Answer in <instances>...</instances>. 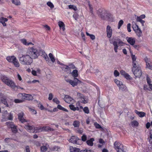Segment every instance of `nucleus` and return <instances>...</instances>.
I'll list each match as a JSON object with an SVG mask.
<instances>
[{"label": "nucleus", "instance_id": "obj_5", "mask_svg": "<svg viewBox=\"0 0 152 152\" xmlns=\"http://www.w3.org/2000/svg\"><path fill=\"white\" fill-rule=\"evenodd\" d=\"M114 148L117 152H126V150L123 148V145L119 142L116 141L114 143Z\"/></svg>", "mask_w": 152, "mask_h": 152}, {"label": "nucleus", "instance_id": "obj_32", "mask_svg": "<svg viewBox=\"0 0 152 152\" xmlns=\"http://www.w3.org/2000/svg\"><path fill=\"white\" fill-rule=\"evenodd\" d=\"M12 2L16 5H20V4L19 0H12Z\"/></svg>", "mask_w": 152, "mask_h": 152}, {"label": "nucleus", "instance_id": "obj_59", "mask_svg": "<svg viewBox=\"0 0 152 152\" xmlns=\"http://www.w3.org/2000/svg\"><path fill=\"white\" fill-rule=\"evenodd\" d=\"M94 125L96 128L99 129L101 128V126L99 124L96 123H94Z\"/></svg>", "mask_w": 152, "mask_h": 152}, {"label": "nucleus", "instance_id": "obj_38", "mask_svg": "<svg viewBox=\"0 0 152 152\" xmlns=\"http://www.w3.org/2000/svg\"><path fill=\"white\" fill-rule=\"evenodd\" d=\"M47 4L50 9H52L54 7V6L53 4L50 1H48L47 3Z\"/></svg>", "mask_w": 152, "mask_h": 152}, {"label": "nucleus", "instance_id": "obj_41", "mask_svg": "<svg viewBox=\"0 0 152 152\" xmlns=\"http://www.w3.org/2000/svg\"><path fill=\"white\" fill-rule=\"evenodd\" d=\"M14 102L15 103H20L23 102V100H21L20 99H15L14 100Z\"/></svg>", "mask_w": 152, "mask_h": 152}, {"label": "nucleus", "instance_id": "obj_63", "mask_svg": "<svg viewBox=\"0 0 152 152\" xmlns=\"http://www.w3.org/2000/svg\"><path fill=\"white\" fill-rule=\"evenodd\" d=\"M151 126V124H150V123L148 122L146 124V127L147 129H148L150 127V126Z\"/></svg>", "mask_w": 152, "mask_h": 152}, {"label": "nucleus", "instance_id": "obj_31", "mask_svg": "<svg viewBox=\"0 0 152 152\" xmlns=\"http://www.w3.org/2000/svg\"><path fill=\"white\" fill-rule=\"evenodd\" d=\"M69 106L70 109L73 111H75L76 110H79V108L78 107H75L74 105L72 104L70 105Z\"/></svg>", "mask_w": 152, "mask_h": 152}, {"label": "nucleus", "instance_id": "obj_3", "mask_svg": "<svg viewBox=\"0 0 152 152\" xmlns=\"http://www.w3.org/2000/svg\"><path fill=\"white\" fill-rule=\"evenodd\" d=\"M6 59L9 62L13 64L15 66L18 67L20 64L16 58L14 56H9L7 57Z\"/></svg>", "mask_w": 152, "mask_h": 152}, {"label": "nucleus", "instance_id": "obj_13", "mask_svg": "<svg viewBox=\"0 0 152 152\" xmlns=\"http://www.w3.org/2000/svg\"><path fill=\"white\" fill-rule=\"evenodd\" d=\"M144 60L146 63V67L149 69L152 70L151 62L150 61V59L147 57H145V58Z\"/></svg>", "mask_w": 152, "mask_h": 152}, {"label": "nucleus", "instance_id": "obj_53", "mask_svg": "<svg viewBox=\"0 0 152 152\" xmlns=\"http://www.w3.org/2000/svg\"><path fill=\"white\" fill-rule=\"evenodd\" d=\"M127 29L128 32H130L131 31V24L130 23H129L127 24Z\"/></svg>", "mask_w": 152, "mask_h": 152}, {"label": "nucleus", "instance_id": "obj_54", "mask_svg": "<svg viewBox=\"0 0 152 152\" xmlns=\"http://www.w3.org/2000/svg\"><path fill=\"white\" fill-rule=\"evenodd\" d=\"M38 107L42 110L45 109V108L42 104H38Z\"/></svg>", "mask_w": 152, "mask_h": 152}, {"label": "nucleus", "instance_id": "obj_30", "mask_svg": "<svg viewBox=\"0 0 152 152\" xmlns=\"http://www.w3.org/2000/svg\"><path fill=\"white\" fill-rule=\"evenodd\" d=\"M80 122L78 121H74L73 125L75 127H79L80 126Z\"/></svg>", "mask_w": 152, "mask_h": 152}, {"label": "nucleus", "instance_id": "obj_42", "mask_svg": "<svg viewBox=\"0 0 152 152\" xmlns=\"http://www.w3.org/2000/svg\"><path fill=\"white\" fill-rule=\"evenodd\" d=\"M51 150L53 151H59L60 150V148L58 147V146H55L53 148H52Z\"/></svg>", "mask_w": 152, "mask_h": 152}, {"label": "nucleus", "instance_id": "obj_10", "mask_svg": "<svg viewBox=\"0 0 152 152\" xmlns=\"http://www.w3.org/2000/svg\"><path fill=\"white\" fill-rule=\"evenodd\" d=\"M54 130L52 128H51L49 126H46L45 127H43L42 128H39L38 129V130L36 131L35 132H39L42 131H54Z\"/></svg>", "mask_w": 152, "mask_h": 152}, {"label": "nucleus", "instance_id": "obj_58", "mask_svg": "<svg viewBox=\"0 0 152 152\" xmlns=\"http://www.w3.org/2000/svg\"><path fill=\"white\" fill-rule=\"evenodd\" d=\"M81 35L84 41H85L86 40V39L85 37V34H84L83 32H81Z\"/></svg>", "mask_w": 152, "mask_h": 152}, {"label": "nucleus", "instance_id": "obj_35", "mask_svg": "<svg viewBox=\"0 0 152 152\" xmlns=\"http://www.w3.org/2000/svg\"><path fill=\"white\" fill-rule=\"evenodd\" d=\"M48 149V147L46 146H43L41 147V152H46ZM48 152H49L48 151Z\"/></svg>", "mask_w": 152, "mask_h": 152}, {"label": "nucleus", "instance_id": "obj_36", "mask_svg": "<svg viewBox=\"0 0 152 152\" xmlns=\"http://www.w3.org/2000/svg\"><path fill=\"white\" fill-rule=\"evenodd\" d=\"M49 56L50 58L51 61L53 63H54L55 61V59L53 56V55L51 53H50L49 54Z\"/></svg>", "mask_w": 152, "mask_h": 152}, {"label": "nucleus", "instance_id": "obj_51", "mask_svg": "<svg viewBox=\"0 0 152 152\" xmlns=\"http://www.w3.org/2000/svg\"><path fill=\"white\" fill-rule=\"evenodd\" d=\"M114 76L116 77L118 76L119 75V73L117 70H115L114 71Z\"/></svg>", "mask_w": 152, "mask_h": 152}, {"label": "nucleus", "instance_id": "obj_48", "mask_svg": "<svg viewBox=\"0 0 152 152\" xmlns=\"http://www.w3.org/2000/svg\"><path fill=\"white\" fill-rule=\"evenodd\" d=\"M81 140L82 141L84 142L86 141L87 140V136L86 135L83 134L81 137Z\"/></svg>", "mask_w": 152, "mask_h": 152}, {"label": "nucleus", "instance_id": "obj_62", "mask_svg": "<svg viewBox=\"0 0 152 152\" xmlns=\"http://www.w3.org/2000/svg\"><path fill=\"white\" fill-rule=\"evenodd\" d=\"M26 152H30V148L28 146H26L25 147Z\"/></svg>", "mask_w": 152, "mask_h": 152}, {"label": "nucleus", "instance_id": "obj_55", "mask_svg": "<svg viewBox=\"0 0 152 152\" xmlns=\"http://www.w3.org/2000/svg\"><path fill=\"white\" fill-rule=\"evenodd\" d=\"M69 71L71 69H75V67L74 65H71L69 66Z\"/></svg>", "mask_w": 152, "mask_h": 152}, {"label": "nucleus", "instance_id": "obj_49", "mask_svg": "<svg viewBox=\"0 0 152 152\" xmlns=\"http://www.w3.org/2000/svg\"><path fill=\"white\" fill-rule=\"evenodd\" d=\"M131 56L132 58V61H136L137 58L134 55H133L132 54H131Z\"/></svg>", "mask_w": 152, "mask_h": 152}, {"label": "nucleus", "instance_id": "obj_22", "mask_svg": "<svg viewBox=\"0 0 152 152\" xmlns=\"http://www.w3.org/2000/svg\"><path fill=\"white\" fill-rule=\"evenodd\" d=\"M18 97L24 102L25 101V94H19L18 95Z\"/></svg>", "mask_w": 152, "mask_h": 152}, {"label": "nucleus", "instance_id": "obj_29", "mask_svg": "<svg viewBox=\"0 0 152 152\" xmlns=\"http://www.w3.org/2000/svg\"><path fill=\"white\" fill-rule=\"evenodd\" d=\"M71 74L74 77V78L78 76V71L77 70H74Z\"/></svg>", "mask_w": 152, "mask_h": 152}, {"label": "nucleus", "instance_id": "obj_25", "mask_svg": "<svg viewBox=\"0 0 152 152\" xmlns=\"http://www.w3.org/2000/svg\"><path fill=\"white\" fill-rule=\"evenodd\" d=\"M94 141V138H91L90 140L86 141V143L88 145L90 146H92L93 145V142Z\"/></svg>", "mask_w": 152, "mask_h": 152}, {"label": "nucleus", "instance_id": "obj_15", "mask_svg": "<svg viewBox=\"0 0 152 152\" xmlns=\"http://www.w3.org/2000/svg\"><path fill=\"white\" fill-rule=\"evenodd\" d=\"M106 32L108 37L110 38L112 35V29L109 25L107 26V27Z\"/></svg>", "mask_w": 152, "mask_h": 152}, {"label": "nucleus", "instance_id": "obj_4", "mask_svg": "<svg viewBox=\"0 0 152 152\" xmlns=\"http://www.w3.org/2000/svg\"><path fill=\"white\" fill-rule=\"evenodd\" d=\"M110 43H112L114 46V50L115 53L118 52V50L119 46H122L124 45V44L121 40L120 39H117L116 41H114L112 43L110 40Z\"/></svg>", "mask_w": 152, "mask_h": 152}, {"label": "nucleus", "instance_id": "obj_19", "mask_svg": "<svg viewBox=\"0 0 152 152\" xmlns=\"http://www.w3.org/2000/svg\"><path fill=\"white\" fill-rule=\"evenodd\" d=\"M7 20L8 19L6 18L3 17L0 18V22L4 26H6V24L5 22H7Z\"/></svg>", "mask_w": 152, "mask_h": 152}, {"label": "nucleus", "instance_id": "obj_17", "mask_svg": "<svg viewBox=\"0 0 152 152\" xmlns=\"http://www.w3.org/2000/svg\"><path fill=\"white\" fill-rule=\"evenodd\" d=\"M120 74L124 76L127 79L130 80L132 78L128 74L126 73L125 71L123 70L120 71Z\"/></svg>", "mask_w": 152, "mask_h": 152}, {"label": "nucleus", "instance_id": "obj_21", "mask_svg": "<svg viewBox=\"0 0 152 152\" xmlns=\"http://www.w3.org/2000/svg\"><path fill=\"white\" fill-rule=\"evenodd\" d=\"M135 112L140 117H142L145 115V113L142 112H139L137 110H135Z\"/></svg>", "mask_w": 152, "mask_h": 152}, {"label": "nucleus", "instance_id": "obj_56", "mask_svg": "<svg viewBox=\"0 0 152 152\" xmlns=\"http://www.w3.org/2000/svg\"><path fill=\"white\" fill-rule=\"evenodd\" d=\"M58 26L60 28L64 26V23L62 21H60L58 22Z\"/></svg>", "mask_w": 152, "mask_h": 152}, {"label": "nucleus", "instance_id": "obj_8", "mask_svg": "<svg viewBox=\"0 0 152 152\" xmlns=\"http://www.w3.org/2000/svg\"><path fill=\"white\" fill-rule=\"evenodd\" d=\"M79 140L81 141L76 136H72L71 137V138L69 140V141L71 143L80 145V143L79 142Z\"/></svg>", "mask_w": 152, "mask_h": 152}, {"label": "nucleus", "instance_id": "obj_24", "mask_svg": "<svg viewBox=\"0 0 152 152\" xmlns=\"http://www.w3.org/2000/svg\"><path fill=\"white\" fill-rule=\"evenodd\" d=\"M69 150L71 152H79L80 150L79 148L72 146L70 147Z\"/></svg>", "mask_w": 152, "mask_h": 152}, {"label": "nucleus", "instance_id": "obj_40", "mask_svg": "<svg viewBox=\"0 0 152 152\" xmlns=\"http://www.w3.org/2000/svg\"><path fill=\"white\" fill-rule=\"evenodd\" d=\"M132 27L133 28V30L134 31H135L136 30H137L139 28L138 25L136 24H133L132 25Z\"/></svg>", "mask_w": 152, "mask_h": 152}, {"label": "nucleus", "instance_id": "obj_20", "mask_svg": "<svg viewBox=\"0 0 152 152\" xmlns=\"http://www.w3.org/2000/svg\"><path fill=\"white\" fill-rule=\"evenodd\" d=\"M20 41H21V42H22V43H23L24 45H25L28 46L30 45H34L31 42H27V41H26V39H20Z\"/></svg>", "mask_w": 152, "mask_h": 152}, {"label": "nucleus", "instance_id": "obj_39", "mask_svg": "<svg viewBox=\"0 0 152 152\" xmlns=\"http://www.w3.org/2000/svg\"><path fill=\"white\" fill-rule=\"evenodd\" d=\"M86 33L87 35L89 36L90 37V38L91 39L93 40L95 39V37L94 35L93 34H89L87 32H86Z\"/></svg>", "mask_w": 152, "mask_h": 152}, {"label": "nucleus", "instance_id": "obj_1", "mask_svg": "<svg viewBox=\"0 0 152 152\" xmlns=\"http://www.w3.org/2000/svg\"><path fill=\"white\" fill-rule=\"evenodd\" d=\"M39 56L38 50L34 47L28 48L26 54L22 55L19 57L20 63L24 65H30L33 61V59L37 58Z\"/></svg>", "mask_w": 152, "mask_h": 152}, {"label": "nucleus", "instance_id": "obj_12", "mask_svg": "<svg viewBox=\"0 0 152 152\" xmlns=\"http://www.w3.org/2000/svg\"><path fill=\"white\" fill-rule=\"evenodd\" d=\"M64 99L66 102L69 104L73 103L74 102L73 99L67 95L65 96Z\"/></svg>", "mask_w": 152, "mask_h": 152}, {"label": "nucleus", "instance_id": "obj_2", "mask_svg": "<svg viewBox=\"0 0 152 152\" xmlns=\"http://www.w3.org/2000/svg\"><path fill=\"white\" fill-rule=\"evenodd\" d=\"M1 78V80L4 83L11 88L15 89L16 88H18L15 82L7 77L5 76H2Z\"/></svg>", "mask_w": 152, "mask_h": 152}, {"label": "nucleus", "instance_id": "obj_27", "mask_svg": "<svg viewBox=\"0 0 152 152\" xmlns=\"http://www.w3.org/2000/svg\"><path fill=\"white\" fill-rule=\"evenodd\" d=\"M131 124L133 127L137 126H138L139 123L137 121L134 120L131 122Z\"/></svg>", "mask_w": 152, "mask_h": 152}, {"label": "nucleus", "instance_id": "obj_43", "mask_svg": "<svg viewBox=\"0 0 152 152\" xmlns=\"http://www.w3.org/2000/svg\"><path fill=\"white\" fill-rule=\"evenodd\" d=\"M124 22L122 20H121L119 21L118 23V28L119 29L121 26L123 24Z\"/></svg>", "mask_w": 152, "mask_h": 152}, {"label": "nucleus", "instance_id": "obj_11", "mask_svg": "<svg viewBox=\"0 0 152 152\" xmlns=\"http://www.w3.org/2000/svg\"><path fill=\"white\" fill-rule=\"evenodd\" d=\"M77 97L78 99H81V102H82L84 104L87 102V101L86 99L84 96L80 93L77 92Z\"/></svg>", "mask_w": 152, "mask_h": 152}, {"label": "nucleus", "instance_id": "obj_7", "mask_svg": "<svg viewBox=\"0 0 152 152\" xmlns=\"http://www.w3.org/2000/svg\"><path fill=\"white\" fill-rule=\"evenodd\" d=\"M132 71L135 77H140L142 75V72L141 69L140 67H137V69H134V68H132Z\"/></svg>", "mask_w": 152, "mask_h": 152}, {"label": "nucleus", "instance_id": "obj_26", "mask_svg": "<svg viewBox=\"0 0 152 152\" xmlns=\"http://www.w3.org/2000/svg\"><path fill=\"white\" fill-rule=\"evenodd\" d=\"M33 99L32 96L29 94H25V100H32Z\"/></svg>", "mask_w": 152, "mask_h": 152}, {"label": "nucleus", "instance_id": "obj_6", "mask_svg": "<svg viewBox=\"0 0 152 152\" xmlns=\"http://www.w3.org/2000/svg\"><path fill=\"white\" fill-rule=\"evenodd\" d=\"M66 81L73 87H75L76 86L78 83H81V81L76 78H74L73 80L67 79L66 80Z\"/></svg>", "mask_w": 152, "mask_h": 152}, {"label": "nucleus", "instance_id": "obj_9", "mask_svg": "<svg viewBox=\"0 0 152 152\" xmlns=\"http://www.w3.org/2000/svg\"><path fill=\"white\" fill-rule=\"evenodd\" d=\"M25 128L28 132L31 133L34 132L36 130L38 129L37 128H35L34 126H30L28 124L26 125Z\"/></svg>", "mask_w": 152, "mask_h": 152}, {"label": "nucleus", "instance_id": "obj_60", "mask_svg": "<svg viewBox=\"0 0 152 152\" xmlns=\"http://www.w3.org/2000/svg\"><path fill=\"white\" fill-rule=\"evenodd\" d=\"M13 132L16 133L17 132V129L16 126L14 125V127L13 128H11Z\"/></svg>", "mask_w": 152, "mask_h": 152}, {"label": "nucleus", "instance_id": "obj_61", "mask_svg": "<svg viewBox=\"0 0 152 152\" xmlns=\"http://www.w3.org/2000/svg\"><path fill=\"white\" fill-rule=\"evenodd\" d=\"M53 98V94L50 93L49 94V97L48 99L49 100H51Z\"/></svg>", "mask_w": 152, "mask_h": 152}, {"label": "nucleus", "instance_id": "obj_28", "mask_svg": "<svg viewBox=\"0 0 152 152\" xmlns=\"http://www.w3.org/2000/svg\"><path fill=\"white\" fill-rule=\"evenodd\" d=\"M4 113H6L7 114V117L6 119V120H12V116L11 114L10 113L7 114V111H6L4 112Z\"/></svg>", "mask_w": 152, "mask_h": 152}, {"label": "nucleus", "instance_id": "obj_45", "mask_svg": "<svg viewBox=\"0 0 152 152\" xmlns=\"http://www.w3.org/2000/svg\"><path fill=\"white\" fill-rule=\"evenodd\" d=\"M69 8L70 9H73L75 11L76 10H77V7L73 5H69Z\"/></svg>", "mask_w": 152, "mask_h": 152}, {"label": "nucleus", "instance_id": "obj_52", "mask_svg": "<svg viewBox=\"0 0 152 152\" xmlns=\"http://www.w3.org/2000/svg\"><path fill=\"white\" fill-rule=\"evenodd\" d=\"M137 62L136 61H132V66L133 67L132 68H134V69H136V67H137Z\"/></svg>", "mask_w": 152, "mask_h": 152}, {"label": "nucleus", "instance_id": "obj_23", "mask_svg": "<svg viewBox=\"0 0 152 152\" xmlns=\"http://www.w3.org/2000/svg\"><path fill=\"white\" fill-rule=\"evenodd\" d=\"M60 68L62 70L64 71L65 72H67L68 71H69V67L68 66L63 64V65L61 66Z\"/></svg>", "mask_w": 152, "mask_h": 152}, {"label": "nucleus", "instance_id": "obj_57", "mask_svg": "<svg viewBox=\"0 0 152 152\" xmlns=\"http://www.w3.org/2000/svg\"><path fill=\"white\" fill-rule=\"evenodd\" d=\"M1 102L3 103L6 105L7 107H8V105L7 103L6 100L5 99L2 100Z\"/></svg>", "mask_w": 152, "mask_h": 152}, {"label": "nucleus", "instance_id": "obj_64", "mask_svg": "<svg viewBox=\"0 0 152 152\" xmlns=\"http://www.w3.org/2000/svg\"><path fill=\"white\" fill-rule=\"evenodd\" d=\"M148 88L147 86L144 85V89L145 90H147L148 89Z\"/></svg>", "mask_w": 152, "mask_h": 152}, {"label": "nucleus", "instance_id": "obj_18", "mask_svg": "<svg viewBox=\"0 0 152 152\" xmlns=\"http://www.w3.org/2000/svg\"><path fill=\"white\" fill-rule=\"evenodd\" d=\"M127 41L131 45H134L135 42V39L132 37L128 38L127 39Z\"/></svg>", "mask_w": 152, "mask_h": 152}, {"label": "nucleus", "instance_id": "obj_33", "mask_svg": "<svg viewBox=\"0 0 152 152\" xmlns=\"http://www.w3.org/2000/svg\"><path fill=\"white\" fill-rule=\"evenodd\" d=\"M57 108L58 109H59V110H62V111H65V112H68V110L67 109H66L65 108H64L61 105H60V104H58V105Z\"/></svg>", "mask_w": 152, "mask_h": 152}, {"label": "nucleus", "instance_id": "obj_37", "mask_svg": "<svg viewBox=\"0 0 152 152\" xmlns=\"http://www.w3.org/2000/svg\"><path fill=\"white\" fill-rule=\"evenodd\" d=\"M135 32L139 37H140L141 36L142 31L140 28H139L137 30L135 31Z\"/></svg>", "mask_w": 152, "mask_h": 152}, {"label": "nucleus", "instance_id": "obj_16", "mask_svg": "<svg viewBox=\"0 0 152 152\" xmlns=\"http://www.w3.org/2000/svg\"><path fill=\"white\" fill-rule=\"evenodd\" d=\"M115 82L117 85L119 87V89L122 91L124 90V89L122 88V86H124V85H123L122 82L119 81L117 79L115 80Z\"/></svg>", "mask_w": 152, "mask_h": 152}, {"label": "nucleus", "instance_id": "obj_47", "mask_svg": "<svg viewBox=\"0 0 152 152\" xmlns=\"http://www.w3.org/2000/svg\"><path fill=\"white\" fill-rule=\"evenodd\" d=\"M53 101L55 102L57 104H59L60 103V102L59 100L57 98H54L53 100Z\"/></svg>", "mask_w": 152, "mask_h": 152}, {"label": "nucleus", "instance_id": "obj_46", "mask_svg": "<svg viewBox=\"0 0 152 152\" xmlns=\"http://www.w3.org/2000/svg\"><path fill=\"white\" fill-rule=\"evenodd\" d=\"M83 110L85 113L87 114L89 113V110L88 108L87 107H85L83 109Z\"/></svg>", "mask_w": 152, "mask_h": 152}, {"label": "nucleus", "instance_id": "obj_14", "mask_svg": "<svg viewBox=\"0 0 152 152\" xmlns=\"http://www.w3.org/2000/svg\"><path fill=\"white\" fill-rule=\"evenodd\" d=\"M23 113L21 112L18 114V118L20 121L22 123L27 122V121L23 117Z\"/></svg>", "mask_w": 152, "mask_h": 152}, {"label": "nucleus", "instance_id": "obj_44", "mask_svg": "<svg viewBox=\"0 0 152 152\" xmlns=\"http://www.w3.org/2000/svg\"><path fill=\"white\" fill-rule=\"evenodd\" d=\"M29 110L33 114H35L37 113L36 111L34 109L29 108Z\"/></svg>", "mask_w": 152, "mask_h": 152}, {"label": "nucleus", "instance_id": "obj_50", "mask_svg": "<svg viewBox=\"0 0 152 152\" xmlns=\"http://www.w3.org/2000/svg\"><path fill=\"white\" fill-rule=\"evenodd\" d=\"M43 57L46 60V61H47L49 60V58L48 57L47 54L45 53H44V54H43Z\"/></svg>", "mask_w": 152, "mask_h": 152}, {"label": "nucleus", "instance_id": "obj_34", "mask_svg": "<svg viewBox=\"0 0 152 152\" xmlns=\"http://www.w3.org/2000/svg\"><path fill=\"white\" fill-rule=\"evenodd\" d=\"M6 124L8 127L13 128L14 127V124L12 122H7Z\"/></svg>", "mask_w": 152, "mask_h": 152}]
</instances>
